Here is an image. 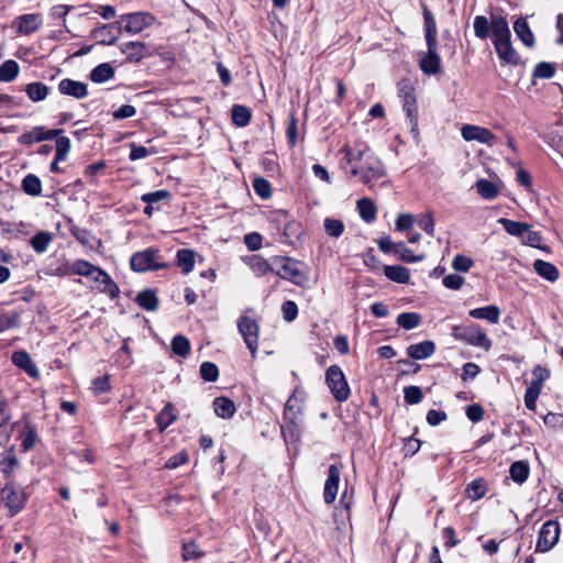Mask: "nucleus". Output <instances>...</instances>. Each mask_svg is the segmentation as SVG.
<instances>
[{"mask_svg":"<svg viewBox=\"0 0 563 563\" xmlns=\"http://www.w3.org/2000/svg\"><path fill=\"white\" fill-rule=\"evenodd\" d=\"M341 153L345 154L343 168L351 176L358 177L371 189L375 181L386 176L383 163L376 156L369 154V148L364 142H355L353 146L344 145Z\"/></svg>","mask_w":563,"mask_h":563,"instance_id":"f257e3e1","label":"nucleus"},{"mask_svg":"<svg viewBox=\"0 0 563 563\" xmlns=\"http://www.w3.org/2000/svg\"><path fill=\"white\" fill-rule=\"evenodd\" d=\"M493 44L500 62L506 65L517 66L520 56L511 43V32L508 20L503 15L492 14Z\"/></svg>","mask_w":563,"mask_h":563,"instance_id":"f03ea898","label":"nucleus"},{"mask_svg":"<svg viewBox=\"0 0 563 563\" xmlns=\"http://www.w3.org/2000/svg\"><path fill=\"white\" fill-rule=\"evenodd\" d=\"M71 273L89 278L99 291L114 298L119 294V287L112 280L111 276L102 268L92 265L85 260H77L71 264Z\"/></svg>","mask_w":563,"mask_h":563,"instance_id":"7ed1b4c3","label":"nucleus"},{"mask_svg":"<svg viewBox=\"0 0 563 563\" xmlns=\"http://www.w3.org/2000/svg\"><path fill=\"white\" fill-rule=\"evenodd\" d=\"M299 394L302 393L296 388L286 401L284 408V423L282 426V434L287 443H296L301 437L302 427L299 420V417L301 416V409L298 407L297 410H294L292 406V401L297 400Z\"/></svg>","mask_w":563,"mask_h":563,"instance_id":"20e7f679","label":"nucleus"},{"mask_svg":"<svg viewBox=\"0 0 563 563\" xmlns=\"http://www.w3.org/2000/svg\"><path fill=\"white\" fill-rule=\"evenodd\" d=\"M273 267L279 277L297 286L303 287L308 283V269L300 261L287 256H274Z\"/></svg>","mask_w":563,"mask_h":563,"instance_id":"39448f33","label":"nucleus"},{"mask_svg":"<svg viewBox=\"0 0 563 563\" xmlns=\"http://www.w3.org/2000/svg\"><path fill=\"white\" fill-rule=\"evenodd\" d=\"M451 335L468 345L490 350L493 342L479 325H454Z\"/></svg>","mask_w":563,"mask_h":563,"instance_id":"423d86ee","label":"nucleus"},{"mask_svg":"<svg viewBox=\"0 0 563 563\" xmlns=\"http://www.w3.org/2000/svg\"><path fill=\"white\" fill-rule=\"evenodd\" d=\"M325 383L336 401L349 399L351 389L345 375L339 365H331L325 372Z\"/></svg>","mask_w":563,"mask_h":563,"instance_id":"0eeeda50","label":"nucleus"},{"mask_svg":"<svg viewBox=\"0 0 563 563\" xmlns=\"http://www.w3.org/2000/svg\"><path fill=\"white\" fill-rule=\"evenodd\" d=\"M155 21V16L148 12L141 11L123 14L118 21V32L124 31L134 35L153 25Z\"/></svg>","mask_w":563,"mask_h":563,"instance_id":"6e6552de","label":"nucleus"},{"mask_svg":"<svg viewBox=\"0 0 563 563\" xmlns=\"http://www.w3.org/2000/svg\"><path fill=\"white\" fill-rule=\"evenodd\" d=\"M158 254L157 250L146 249L141 252H136L131 256L130 266L132 271L137 273H143L147 271H157L164 268L165 264H159L156 262V256Z\"/></svg>","mask_w":563,"mask_h":563,"instance_id":"1a4fd4ad","label":"nucleus"},{"mask_svg":"<svg viewBox=\"0 0 563 563\" xmlns=\"http://www.w3.org/2000/svg\"><path fill=\"white\" fill-rule=\"evenodd\" d=\"M560 525L558 521L548 520L544 522L539 531V538L536 549L539 552H547L551 550L559 541Z\"/></svg>","mask_w":563,"mask_h":563,"instance_id":"9d476101","label":"nucleus"},{"mask_svg":"<svg viewBox=\"0 0 563 563\" xmlns=\"http://www.w3.org/2000/svg\"><path fill=\"white\" fill-rule=\"evenodd\" d=\"M238 328L254 358L258 347V325L250 317L242 316L238 321Z\"/></svg>","mask_w":563,"mask_h":563,"instance_id":"9b49d317","label":"nucleus"},{"mask_svg":"<svg viewBox=\"0 0 563 563\" xmlns=\"http://www.w3.org/2000/svg\"><path fill=\"white\" fill-rule=\"evenodd\" d=\"M1 499L4 501L5 506L10 511V516H15L19 514L26 501V497L24 493L16 488L12 483H8L1 489Z\"/></svg>","mask_w":563,"mask_h":563,"instance_id":"f8f14e48","label":"nucleus"},{"mask_svg":"<svg viewBox=\"0 0 563 563\" xmlns=\"http://www.w3.org/2000/svg\"><path fill=\"white\" fill-rule=\"evenodd\" d=\"M461 135L466 142L476 141L488 146L494 145L496 141V136L490 130L473 124L463 125L461 129Z\"/></svg>","mask_w":563,"mask_h":563,"instance_id":"ddd939ff","label":"nucleus"},{"mask_svg":"<svg viewBox=\"0 0 563 563\" xmlns=\"http://www.w3.org/2000/svg\"><path fill=\"white\" fill-rule=\"evenodd\" d=\"M60 133L62 130H47L44 126H35L31 131L21 134L18 141L20 144L31 145L33 143L52 140Z\"/></svg>","mask_w":563,"mask_h":563,"instance_id":"4468645a","label":"nucleus"},{"mask_svg":"<svg viewBox=\"0 0 563 563\" xmlns=\"http://www.w3.org/2000/svg\"><path fill=\"white\" fill-rule=\"evenodd\" d=\"M428 52L419 60L420 69L426 75H437L441 69V59L438 54V45H427Z\"/></svg>","mask_w":563,"mask_h":563,"instance_id":"2eb2a0df","label":"nucleus"},{"mask_svg":"<svg viewBox=\"0 0 563 563\" xmlns=\"http://www.w3.org/2000/svg\"><path fill=\"white\" fill-rule=\"evenodd\" d=\"M42 15L40 13H29L18 16L13 21V27L20 34H31L42 25Z\"/></svg>","mask_w":563,"mask_h":563,"instance_id":"dca6fc26","label":"nucleus"},{"mask_svg":"<svg viewBox=\"0 0 563 563\" xmlns=\"http://www.w3.org/2000/svg\"><path fill=\"white\" fill-rule=\"evenodd\" d=\"M120 49L122 54L125 55V60L129 63H139L148 55L147 45L139 41L123 43Z\"/></svg>","mask_w":563,"mask_h":563,"instance_id":"f3484780","label":"nucleus"},{"mask_svg":"<svg viewBox=\"0 0 563 563\" xmlns=\"http://www.w3.org/2000/svg\"><path fill=\"white\" fill-rule=\"evenodd\" d=\"M340 474V468L336 465H330L323 489V499L325 504H332L336 498Z\"/></svg>","mask_w":563,"mask_h":563,"instance_id":"a211bd4d","label":"nucleus"},{"mask_svg":"<svg viewBox=\"0 0 563 563\" xmlns=\"http://www.w3.org/2000/svg\"><path fill=\"white\" fill-rule=\"evenodd\" d=\"M58 91L62 95L70 96L76 99H84L88 96V88L85 82L65 78L58 84Z\"/></svg>","mask_w":563,"mask_h":563,"instance_id":"6ab92c4d","label":"nucleus"},{"mask_svg":"<svg viewBox=\"0 0 563 563\" xmlns=\"http://www.w3.org/2000/svg\"><path fill=\"white\" fill-rule=\"evenodd\" d=\"M118 22L104 24L99 27L92 30L91 34L95 40L98 41L99 44L102 45H113L118 40Z\"/></svg>","mask_w":563,"mask_h":563,"instance_id":"aec40b11","label":"nucleus"},{"mask_svg":"<svg viewBox=\"0 0 563 563\" xmlns=\"http://www.w3.org/2000/svg\"><path fill=\"white\" fill-rule=\"evenodd\" d=\"M12 363L19 368L23 369L29 376L33 378L38 377V369L33 363L31 356L25 351H16L12 354Z\"/></svg>","mask_w":563,"mask_h":563,"instance_id":"412c9836","label":"nucleus"},{"mask_svg":"<svg viewBox=\"0 0 563 563\" xmlns=\"http://www.w3.org/2000/svg\"><path fill=\"white\" fill-rule=\"evenodd\" d=\"M423 22H424V38L427 45H438V30L437 22L426 4H422Z\"/></svg>","mask_w":563,"mask_h":563,"instance_id":"4be33fe9","label":"nucleus"},{"mask_svg":"<svg viewBox=\"0 0 563 563\" xmlns=\"http://www.w3.org/2000/svg\"><path fill=\"white\" fill-rule=\"evenodd\" d=\"M468 314L474 319H483L487 320L493 324H497L500 319V309L495 305H490L482 308L472 309L468 311Z\"/></svg>","mask_w":563,"mask_h":563,"instance_id":"5701e85b","label":"nucleus"},{"mask_svg":"<svg viewBox=\"0 0 563 563\" xmlns=\"http://www.w3.org/2000/svg\"><path fill=\"white\" fill-rule=\"evenodd\" d=\"M435 345L432 341H423L417 344H411L407 347V354L415 360H424L434 353Z\"/></svg>","mask_w":563,"mask_h":563,"instance_id":"b1692460","label":"nucleus"},{"mask_svg":"<svg viewBox=\"0 0 563 563\" xmlns=\"http://www.w3.org/2000/svg\"><path fill=\"white\" fill-rule=\"evenodd\" d=\"M245 262L257 277L264 276L269 272H275V267H273V258L268 262L260 255H253L247 257Z\"/></svg>","mask_w":563,"mask_h":563,"instance_id":"393cba45","label":"nucleus"},{"mask_svg":"<svg viewBox=\"0 0 563 563\" xmlns=\"http://www.w3.org/2000/svg\"><path fill=\"white\" fill-rule=\"evenodd\" d=\"M514 31L520 41L528 47L534 45V35L525 18H518L514 23Z\"/></svg>","mask_w":563,"mask_h":563,"instance_id":"a878e982","label":"nucleus"},{"mask_svg":"<svg viewBox=\"0 0 563 563\" xmlns=\"http://www.w3.org/2000/svg\"><path fill=\"white\" fill-rule=\"evenodd\" d=\"M385 276L399 284H408L410 280V272L408 268L399 265H386L384 266Z\"/></svg>","mask_w":563,"mask_h":563,"instance_id":"bb28decb","label":"nucleus"},{"mask_svg":"<svg viewBox=\"0 0 563 563\" xmlns=\"http://www.w3.org/2000/svg\"><path fill=\"white\" fill-rule=\"evenodd\" d=\"M213 409L218 417L223 419L231 418L235 412L234 402L227 397H217L213 400Z\"/></svg>","mask_w":563,"mask_h":563,"instance_id":"cd10ccee","label":"nucleus"},{"mask_svg":"<svg viewBox=\"0 0 563 563\" xmlns=\"http://www.w3.org/2000/svg\"><path fill=\"white\" fill-rule=\"evenodd\" d=\"M402 101V108L406 112L408 124L411 129V132L417 134L418 133V108H417V100L416 97L401 100Z\"/></svg>","mask_w":563,"mask_h":563,"instance_id":"c85d7f7f","label":"nucleus"},{"mask_svg":"<svg viewBox=\"0 0 563 563\" xmlns=\"http://www.w3.org/2000/svg\"><path fill=\"white\" fill-rule=\"evenodd\" d=\"M114 76V69L109 63H102L96 66L89 75V78L97 84L110 80Z\"/></svg>","mask_w":563,"mask_h":563,"instance_id":"c756f323","label":"nucleus"},{"mask_svg":"<svg viewBox=\"0 0 563 563\" xmlns=\"http://www.w3.org/2000/svg\"><path fill=\"white\" fill-rule=\"evenodd\" d=\"M533 268L541 277L549 282H555L559 278L558 268L549 262L537 260L533 263Z\"/></svg>","mask_w":563,"mask_h":563,"instance_id":"7c9ffc66","label":"nucleus"},{"mask_svg":"<svg viewBox=\"0 0 563 563\" xmlns=\"http://www.w3.org/2000/svg\"><path fill=\"white\" fill-rule=\"evenodd\" d=\"M196 253L189 249H181L177 252V265L181 268L183 273L189 274L195 267Z\"/></svg>","mask_w":563,"mask_h":563,"instance_id":"2f4dec72","label":"nucleus"},{"mask_svg":"<svg viewBox=\"0 0 563 563\" xmlns=\"http://www.w3.org/2000/svg\"><path fill=\"white\" fill-rule=\"evenodd\" d=\"M360 217L367 223L373 222L376 219V206L368 198H362L357 201L356 205Z\"/></svg>","mask_w":563,"mask_h":563,"instance_id":"473e14b6","label":"nucleus"},{"mask_svg":"<svg viewBox=\"0 0 563 563\" xmlns=\"http://www.w3.org/2000/svg\"><path fill=\"white\" fill-rule=\"evenodd\" d=\"M21 446L24 452H27L34 448L36 444L38 437H37V430L35 426L32 423H25L24 429L21 433Z\"/></svg>","mask_w":563,"mask_h":563,"instance_id":"72a5a7b5","label":"nucleus"},{"mask_svg":"<svg viewBox=\"0 0 563 563\" xmlns=\"http://www.w3.org/2000/svg\"><path fill=\"white\" fill-rule=\"evenodd\" d=\"M136 302L147 311H155L158 307V299L152 289H145L136 296Z\"/></svg>","mask_w":563,"mask_h":563,"instance_id":"f704fd0d","label":"nucleus"},{"mask_svg":"<svg viewBox=\"0 0 563 563\" xmlns=\"http://www.w3.org/2000/svg\"><path fill=\"white\" fill-rule=\"evenodd\" d=\"M510 477L514 482L518 484H522L527 481L530 468L527 462L525 461H516L510 465L509 470Z\"/></svg>","mask_w":563,"mask_h":563,"instance_id":"c9c22d12","label":"nucleus"},{"mask_svg":"<svg viewBox=\"0 0 563 563\" xmlns=\"http://www.w3.org/2000/svg\"><path fill=\"white\" fill-rule=\"evenodd\" d=\"M21 327V312L9 311L0 314V333Z\"/></svg>","mask_w":563,"mask_h":563,"instance_id":"e433bc0d","label":"nucleus"},{"mask_svg":"<svg viewBox=\"0 0 563 563\" xmlns=\"http://www.w3.org/2000/svg\"><path fill=\"white\" fill-rule=\"evenodd\" d=\"M21 186L22 190L29 196L37 197L42 194V181L36 175H26Z\"/></svg>","mask_w":563,"mask_h":563,"instance_id":"4c0bfd02","label":"nucleus"},{"mask_svg":"<svg viewBox=\"0 0 563 563\" xmlns=\"http://www.w3.org/2000/svg\"><path fill=\"white\" fill-rule=\"evenodd\" d=\"M48 91V87L41 81L31 82L25 87L27 97L34 102L44 100L47 97Z\"/></svg>","mask_w":563,"mask_h":563,"instance_id":"58836bf2","label":"nucleus"},{"mask_svg":"<svg viewBox=\"0 0 563 563\" xmlns=\"http://www.w3.org/2000/svg\"><path fill=\"white\" fill-rule=\"evenodd\" d=\"M473 27L476 37L487 40L489 32H492V18L487 19L484 15L475 16Z\"/></svg>","mask_w":563,"mask_h":563,"instance_id":"ea45409f","label":"nucleus"},{"mask_svg":"<svg viewBox=\"0 0 563 563\" xmlns=\"http://www.w3.org/2000/svg\"><path fill=\"white\" fill-rule=\"evenodd\" d=\"M53 236L49 232L40 231L31 238L30 244L36 253H44L51 244Z\"/></svg>","mask_w":563,"mask_h":563,"instance_id":"a19ab883","label":"nucleus"},{"mask_svg":"<svg viewBox=\"0 0 563 563\" xmlns=\"http://www.w3.org/2000/svg\"><path fill=\"white\" fill-rule=\"evenodd\" d=\"M498 222L503 225V228L505 229V231L508 234H510L512 236L520 238V239L522 238V235L525 234V231L527 230V228L529 225L527 223L509 220L506 218H500L498 220Z\"/></svg>","mask_w":563,"mask_h":563,"instance_id":"79ce46f5","label":"nucleus"},{"mask_svg":"<svg viewBox=\"0 0 563 563\" xmlns=\"http://www.w3.org/2000/svg\"><path fill=\"white\" fill-rule=\"evenodd\" d=\"M487 492L486 482L483 478L472 481L466 487V495L472 500H478L485 496Z\"/></svg>","mask_w":563,"mask_h":563,"instance_id":"37998d69","label":"nucleus"},{"mask_svg":"<svg viewBox=\"0 0 563 563\" xmlns=\"http://www.w3.org/2000/svg\"><path fill=\"white\" fill-rule=\"evenodd\" d=\"M477 194L484 199L492 200L498 195L497 187L487 179H479L475 184Z\"/></svg>","mask_w":563,"mask_h":563,"instance_id":"c03bdc74","label":"nucleus"},{"mask_svg":"<svg viewBox=\"0 0 563 563\" xmlns=\"http://www.w3.org/2000/svg\"><path fill=\"white\" fill-rule=\"evenodd\" d=\"M177 419L174 407L172 404H167L156 418L157 426L161 431L165 430Z\"/></svg>","mask_w":563,"mask_h":563,"instance_id":"a18cd8bd","label":"nucleus"},{"mask_svg":"<svg viewBox=\"0 0 563 563\" xmlns=\"http://www.w3.org/2000/svg\"><path fill=\"white\" fill-rule=\"evenodd\" d=\"M19 65L15 60L8 59L0 66V80L4 82H10L19 74Z\"/></svg>","mask_w":563,"mask_h":563,"instance_id":"49530a36","label":"nucleus"},{"mask_svg":"<svg viewBox=\"0 0 563 563\" xmlns=\"http://www.w3.org/2000/svg\"><path fill=\"white\" fill-rule=\"evenodd\" d=\"M251 120V111L249 108L240 104L232 107V121L238 126H246Z\"/></svg>","mask_w":563,"mask_h":563,"instance_id":"de8ad7c7","label":"nucleus"},{"mask_svg":"<svg viewBox=\"0 0 563 563\" xmlns=\"http://www.w3.org/2000/svg\"><path fill=\"white\" fill-rule=\"evenodd\" d=\"M396 322L399 327L411 330L421 323V317L416 312H404L398 314Z\"/></svg>","mask_w":563,"mask_h":563,"instance_id":"09e8293b","label":"nucleus"},{"mask_svg":"<svg viewBox=\"0 0 563 563\" xmlns=\"http://www.w3.org/2000/svg\"><path fill=\"white\" fill-rule=\"evenodd\" d=\"M325 233L331 238H340L345 229L344 223L340 219L325 218L323 221Z\"/></svg>","mask_w":563,"mask_h":563,"instance_id":"8fccbe9b","label":"nucleus"},{"mask_svg":"<svg viewBox=\"0 0 563 563\" xmlns=\"http://www.w3.org/2000/svg\"><path fill=\"white\" fill-rule=\"evenodd\" d=\"M395 255L406 263H417L424 258V255H415L410 249H408L404 242H398L396 245Z\"/></svg>","mask_w":563,"mask_h":563,"instance_id":"3c124183","label":"nucleus"},{"mask_svg":"<svg viewBox=\"0 0 563 563\" xmlns=\"http://www.w3.org/2000/svg\"><path fill=\"white\" fill-rule=\"evenodd\" d=\"M173 352L179 356H187L190 352V342L184 335H176L172 341Z\"/></svg>","mask_w":563,"mask_h":563,"instance_id":"603ef678","label":"nucleus"},{"mask_svg":"<svg viewBox=\"0 0 563 563\" xmlns=\"http://www.w3.org/2000/svg\"><path fill=\"white\" fill-rule=\"evenodd\" d=\"M2 472L8 476L18 465V459L12 451L4 452L0 457Z\"/></svg>","mask_w":563,"mask_h":563,"instance_id":"864d4df0","label":"nucleus"},{"mask_svg":"<svg viewBox=\"0 0 563 563\" xmlns=\"http://www.w3.org/2000/svg\"><path fill=\"white\" fill-rule=\"evenodd\" d=\"M416 223L427 234L433 235L434 233V219L430 212L418 214L416 218Z\"/></svg>","mask_w":563,"mask_h":563,"instance_id":"5fc2aeb1","label":"nucleus"},{"mask_svg":"<svg viewBox=\"0 0 563 563\" xmlns=\"http://www.w3.org/2000/svg\"><path fill=\"white\" fill-rule=\"evenodd\" d=\"M254 191L263 199H267L272 196V187L268 180L257 177L253 180Z\"/></svg>","mask_w":563,"mask_h":563,"instance_id":"6e6d98bb","label":"nucleus"},{"mask_svg":"<svg viewBox=\"0 0 563 563\" xmlns=\"http://www.w3.org/2000/svg\"><path fill=\"white\" fill-rule=\"evenodd\" d=\"M200 375L206 382H216L219 376L218 366L211 362H203L200 365Z\"/></svg>","mask_w":563,"mask_h":563,"instance_id":"4d7b16f0","label":"nucleus"},{"mask_svg":"<svg viewBox=\"0 0 563 563\" xmlns=\"http://www.w3.org/2000/svg\"><path fill=\"white\" fill-rule=\"evenodd\" d=\"M405 401L409 405H417L423 399V394L418 386H408L404 389Z\"/></svg>","mask_w":563,"mask_h":563,"instance_id":"13d9d810","label":"nucleus"},{"mask_svg":"<svg viewBox=\"0 0 563 563\" xmlns=\"http://www.w3.org/2000/svg\"><path fill=\"white\" fill-rule=\"evenodd\" d=\"M474 265V261L465 255H455L452 260V268L456 272L466 273Z\"/></svg>","mask_w":563,"mask_h":563,"instance_id":"bf43d9fd","label":"nucleus"},{"mask_svg":"<svg viewBox=\"0 0 563 563\" xmlns=\"http://www.w3.org/2000/svg\"><path fill=\"white\" fill-rule=\"evenodd\" d=\"M203 555V551L195 542H187L183 545V558L185 561L197 560Z\"/></svg>","mask_w":563,"mask_h":563,"instance_id":"052dcab7","label":"nucleus"},{"mask_svg":"<svg viewBox=\"0 0 563 563\" xmlns=\"http://www.w3.org/2000/svg\"><path fill=\"white\" fill-rule=\"evenodd\" d=\"M533 379L531 380L530 385L534 386L537 388L542 389V386L544 382L549 378L550 373L545 367H542L541 365L534 366L532 371Z\"/></svg>","mask_w":563,"mask_h":563,"instance_id":"680f3d73","label":"nucleus"},{"mask_svg":"<svg viewBox=\"0 0 563 563\" xmlns=\"http://www.w3.org/2000/svg\"><path fill=\"white\" fill-rule=\"evenodd\" d=\"M70 151V140L67 136H59L56 140V161H65Z\"/></svg>","mask_w":563,"mask_h":563,"instance_id":"e2e57ef3","label":"nucleus"},{"mask_svg":"<svg viewBox=\"0 0 563 563\" xmlns=\"http://www.w3.org/2000/svg\"><path fill=\"white\" fill-rule=\"evenodd\" d=\"M555 68L552 64L541 62L533 69V77L550 79L554 76Z\"/></svg>","mask_w":563,"mask_h":563,"instance_id":"0e129e2a","label":"nucleus"},{"mask_svg":"<svg viewBox=\"0 0 563 563\" xmlns=\"http://www.w3.org/2000/svg\"><path fill=\"white\" fill-rule=\"evenodd\" d=\"M521 242L532 247H540L542 236L539 232L532 231L530 225H528L527 230L525 231V234L521 238Z\"/></svg>","mask_w":563,"mask_h":563,"instance_id":"69168bd1","label":"nucleus"},{"mask_svg":"<svg viewBox=\"0 0 563 563\" xmlns=\"http://www.w3.org/2000/svg\"><path fill=\"white\" fill-rule=\"evenodd\" d=\"M169 197H170L169 191H167V190H157V191L144 194L141 197V200L143 202H145V203L154 206L155 203H158L162 200H166Z\"/></svg>","mask_w":563,"mask_h":563,"instance_id":"338daca9","label":"nucleus"},{"mask_svg":"<svg viewBox=\"0 0 563 563\" xmlns=\"http://www.w3.org/2000/svg\"><path fill=\"white\" fill-rule=\"evenodd\" d=\"M464 283L465 278L457 274H449L442 280L444 287L452 290H459L464 285Z\"/></svg>","mask_w":563,"mask_h":563,"instance_id":"774afa93","label":"nucleus"}]
</instances>
